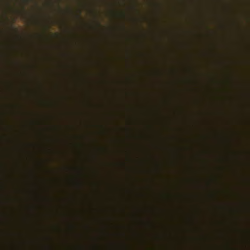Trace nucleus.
<instances>
[{
	"label": "nucleus",
	"instance_id": "1",
	"mask_svg": "<svg viewBox=\"0 0 250 250\" xmlns=\"http://www.w3.org/2000/svg\"><path fill=\"white\" fill-rule=\"evenodd\" d=\"M24 1H25L26 2H28L29 1V0H24Z\"/></svg>",
	"mask_w": 250,
	"mask_h": 250
}]
</instances>
